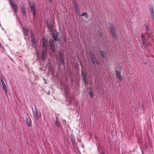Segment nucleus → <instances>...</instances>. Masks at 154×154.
Here are the masks:
<instances>
[{
    "mask_svg": "<svg viewBox=\"0 0 154 154\" xmlns=\"http://www.w3.org/2000/svg\"><path fill=\"white\" fill-rule=\"evenodd\" d=\"M53 38H50L49 40L50 48L52 52H54L55 44L56 42L58 43L59 40L57 37V35L53 34Z\"/></svg>",
    "mask_w": 154,
    "mask_h": 154,
    "instance_id": "1",
    "label": "nucleus"
},
{
    "mask_svg": "<svg viewBox=\"0 0 154 154\" xmlns=\"http://www.w3.org/2000/svg\"><path fill=\"white\" fill-rule=\"evenodd\" d=\"M121 70L122 68L121 67H119L118 69L116 67V77L120 81H122L123 79L121 74Z\"/></svg>",
    "mask_w": 154,
    "mask_h": 154,
    "instance_id": "2",
    "label": "nucleus"
},
{
    "mask_svg": "<svg viewBox=\"0 0 154 154\" xmlns=\"http://www.w3.org/2000/svg\"><path fill=\"white\" fill-rule=\"evenodd\" d=\"M9 2L11 7L13 9L14 11V14L15 15L17 16V12L18 10L17 5L14 3L13 0H10Z\"/></svg>",
    "mask_w": 154,
    "mask_h": 154,
    "instance_id": "3",
    "label": "nucleus"
},
{
    "mask_svg": "<svg viewBox=\"0 0 154 154\" xmlns=\"http://www.w3.org/2000/svg\"><path fill=\"white\" fill-rule=\"evenodd\" d=\"M90 57L91 58V62L92 64L95 65L97 64V59H96L94 54L90 53Z\"/></svg>",
    "mask_w": 154,
    "mask_h": 154,
    "instance_id": "4",
    "label": "nucleus"
},
{
    "mask_svg": "<svg viewBox=\"0 0 154 154\" xmlns=\"http://www.w3.org/2000/svg\"><path fill=\"white\" fill-rule=\"evenodd\" d=\"M20 6L23 15L25 16L26 13V11L24 4L22 1L20 3Z\"/></svg>",
    "mask_w": 154,
    "mask_h": 154,
    "instance_id": "5",
    "label": "nucleus"
},
{
    "mask_svg": "<svg viewBox=\"0 0 154 154\" xmlns=\"http://www.w3.org/2000/svg\"><path fill=\"white\" fill-rule=\"evenodd\" d=\"M29 6L30 7V10L31 12L32 13V15L33 17H34L36 14V9L34 5L33 4V2L32 3H30V2H29Z\"/></svg>",
    "mask_w": 154,
    "mask_h": 154,
    "instance_id": "6",
    "label": "nucleus"
},
{
    "mask_svg": "<svg viewBox=\"0 0 154 154\" xmlns=\"http://www.w3.org/2000/svg\"><path fill=\"white\" fill-rule=\"evenodd\" d=\"M74 6L76 14L79 16L80 14V11L78 6L77 5V3L75 1H73Z\"/></svg>",
    "mask_w": 154,
    "mask_h": 154,
    "instance_id": "7",
    "label": "nucleus"
},
{
    "mask_svg": "<svg viewBox=\"0 0 154 154\" xmlns=\"http://www.w3.org/2000/svg\"><path fill=\"white\" fill-rule=\"evenodd\" d=\"M146 34H144L143 33L141 34V37L142 40V43L144 46L146 47V38L145 37V35Z\"/></svg>",
    "mask_w": 154,
    "mask_h": 154,
    "instance_id": "8",
    "label": "nucleus"
},
{
    "mask_svg": "<svg viewBox=\"0 0 154 154\" xmlns=\"http://www.w3.org/2000/svg\"><path fill=\"white\" fill-rule=\"evenodd\" d=\"M42 47L45 48V50H47V44L46 39L44 38H43L42 40Z\"/></svg>",
    "mask_w": 154,
    "mask_h": 154,
    "instance_id": "9",
    "label": "nucleus"
},
{
    "mask_svg": "<svg viewBox=\"0 0 154 154\" xmlns=\"http://www.w3.org/2000/svg\"><path fill=\"white\" fill-rule=\"evenodd\" d=\"M47 50H45V51L43 50L41 53V59L42 60L44 61H45L46 54Z\"/></svg>",
    "mask_w": 154,
    "mask_h": 154,
    "instance_id": "10",
    "label": "nucleus"
},
{
    "mask_svg": "<svg viewBox=\"0 0 154 154\" xmlns=\"http://www.w3.org/2000/svg\"><path fill=\"white\" fill-rule=\"evenodd\" d=\"M113 26L112 25H111L110 27V29L111 32L112 34L114 36L116 35V33L115 31L113 28Z\"/></svg>",
    "mask_w": 154,
    "mask_h": 154,
    "instance_id": "11",
    "label": "nucleus"
},
{
    "mask_svg": "<svg viewBox=\"0 0 154 154\" xmlns=\"http://www.w3.org/2000/svg\"><path fill=\"white\" fill-rule=\"evenodd\" d=\"M31 41L32 43V46L34 47H35L36 46V45L35 43V41L34 39V36L32 34L31 35Z\"/></svg>",
    "mask_w": 154,
    "mask_h": 154,
    "instance_id": "12",
    "label": "nucleus"
},
{
    "mask_svg": "<svg viewBox=\"0 0 154 154\" xmlns=\"http://www.w3.org/2000/svg\"><path fill=\"white\" fill-rule=\"evenodd\" d=\"M0 82H1L2 83V85L4 91H6L7 87L5 85V84L2 79H0Z\"/></svg>",
    "mask_w": 154,
    "mask_h": 154,
    "instance_id": "13",
    "label": "nucleus"
},
{
    "mask_svg": "<svg viewBox=\"0 0 154 154\" xmlns=\"http://www.w3.org/2000/svg\"><path fill=\"white\" fill-rule=\"evenodd\" d=\"M146 30L147 32L145 33V34H146V35H147V36L148 37H150L151 33L150 32V30L149 27L148 25H146Z\"/></svg>",
    "mask_w": 154,
    "mask_h": 154,
    "instance_id": "14",
    "label": "nucleus"
},
{
    "mask_svg": "<svg viewBox=\"0 0 154 154\" xmlns=\"http://www.w3.org/2000/svg\"><path fill=\"white\" fill-rule=\"evenodd\" d=\"M23 30L25 35L26 36H27L28 35V31L27 28L26 27H23Z\"/></svg>",
    "mask_w": 154,
    "mask_h": 154,
    "instance_id": "15",
    "label": "nucleus"
},
{
    "mask_svg": "<svg viewBox=\"0 0 154 154\" xmlns=\"http://www.w3.org/2000/svg\"><path fill=\"white\" fill-rule=\"evenodd\" d=\"M35 116L36 118V119L37 120H38L39 119V116L38 110L36 109H35Z\"/></svg>",
    "mask_w": 154,
    "mask_h": 154,
    "instance_id": "16",
    "label": "nucleus"
},
{
    "mask_svg": "<svg viewBox=\"0 0 154 154\" xmlns=\"http://www.w3.org/2000/svg\"><path fill=\"white\" fill-rule=\"evenodd\" d=\"M47 26L50 31L52 32L53 31V26L52 24L50 23H48Z\"/></svg>",
    "mask_w": 154,
    "mask_h": 154,
    "instance_id": "17",
    "label": "nucleus"
},
{
    "mask_svg": "<svg viewBox=\"0 0 154 154\" xmlns=\"http://www.w3.org/2000/svg\"><path fill=\"white\" fill-rule=\"evenodd\" d=\"M70 137L71 141L73 145V146L75 145L76 143H75V140H74L73 136L72 135Z\"/></svg>",
    "mask_w": 154,
    "mask_h": 154,
    "instance_id": "18",
    "label": "nucleus"
},
{
    "mask_svg": "<svg viewBox=\"0 0 154 154\" xmlns=\"http://www.w3.org/2000/svg\"><path fill=\"white\" fill-rule=\"evenodd\" d=\"M150 13L151 15H152V18L154 20V12L153 11V8H151L150 9Z\"/></svg>",
    "mask_w": 154,
    "mask_h": 154,
    "instance_id": "19",
    "label": "nucleus"
},
{
    "mask_svg": "<svg viewBox=\"0 0 154 154\" xmlns=\"http://www.w3.org/2000/svg\"><path fill=\"white\" fill-rule=\"evenodd\" d=\"M56 124L57 126L58 127H60V122L57 119V118H56Z\"/></svg>",
    "mask_w": 154,
    "mask_h": 154,
    "instance_id": "20",
    "label": "nucleus"
},
{
    "mask_svg": "<svg viewBox=\"0 0 154 154\" xmlns=\"http://www.w3.org/2000/svg\"><path fill=\"white\" fill-rule=\"evenodd\" d=\"M83 78V81L84 82V83L85 84H87L88 83V82L87 81V77H82Z\"/></svg>",
    "mask_w": 154,
    "mask_h": 154,
    "instance_id": "21",
    "label": "nucleus"
},
{
    "mask_svg": "<svg viewBox=\"0 0 154 154\" xmlns=\"http://www.w3.org/2000/svg\"><path fill=\"white\" fill-rule=\"evenodd\" d=\"M59 59H63V53L61 52H60L59 53Z\"/></svg>",
    "mask_w": 154,
    "mask_h": 154,
    "instance_id": "22",
    "label": "nucleus"
},
{
    "mask_svg": "<svg viewBox=\"0 0 154 154\" xmlns=\"http://www.w3.org/2000/svg\"><path fill=\"white\" fill-rule=\"evenodd\" d=\"M88 94L90 95V97L91 98H92L93 96V94L92 91L91 90H90V91H89L88 92Z\"/></svg>",
    "mask_w": 154,
    "mask_h": 154,
    "instance_id": "23",
    "label": "nucleus"
},
{
    "mask_svg": "<svg viewBox=\"0 0 154 154\" xmlns=\"http://www.w3.org/2000/svg\"><path fill=\"white\" fill-rule=\"evenodd\" d=\"M82 77H87L86 74L85 72H83L82 70Z\"/></svg>",
    "mask_w": 154,
    "mask_h": 154,
    "instance_id": "24",
    "label": "nucleus"
},
{
    "mask_svg": "<svg viewBox=\"0 0 154 154\" xmlns=\"http://www.w3.org/2000/svg\"><path fill=\"white\" fill-rule=\"evenodd\" d=\"M101 54L102 56L103 57H105V53L104 51H101Z\"/></svg>",
    "mask_w": 154,
    "mask_h": 154,
    "instance_id": "25",
    "label": "nucleus"
},
{
    "mask_svg": "<svg viewBox=\"0 0 154 154\" xmlns=\"http://www.w3.org/2000/svg\"><path fill=\"white\" fill-rule=\"evenodd\" d=\"M60 63L63 64L64 65V59H60Z\"/></svg>",
    "mask_w": 154,
    "mask_h": 154,
    "instance_id": "26",
    "label": "nucleus"
},
{
    "mask_svg": "<svg viewBox=\"0 0 154 154\" xmlns=\"http://www.w3.org/2000/svg\"><path fill=\"white\" fill-rule=\"evenodd\" d=\"M87 14V13L84 12V13H83L82 14H80L79 16H84L85 15H86Z\"/></svg>",
    "mask_w": 154,
    "mask_h": 154,
    "instance_id": "27",
    "label": "nucleus"
},
{
    "mask_svg": "<svg viewBox=\"0 0 154 154\" xmlns=\"http://www.w3.org/2000/svg\"><path fill=\"white\" fill-rule=\"evenodd\" d=\"M98 37L101 40V39H103V36L100 33L99 35H98Z\"/></svg>",
    "mask_w": 154,
    "mask_h": 154,
    "instance_id": "28",
    "label": "nucleus"
},
{
    "mask_svg": "<svg viewBox=\"0 0 154 154\" xmlns=\"http://www.w3.org/2000/svg\"><path fill=\"white\" fill-rule=\"evenodd\" d=\"M26 123L27 124V125H28L29 126V127H30L31 126V124L29 122H26Z\"/></svg>",
    "mask_w": 154,
    "mask_h": 154,
    "instance_id": "29",
    "label": "nucleus"
},
{
    "mask_svg": "<svg viewBox=\"0 0 154 154\" xmlns=\"http://www.w3.org/2000/svg\"><path fill=\"white\" fill-rule=\"evenodd\" d=\"M50 2H52V0H48Z\"/></svg>",
    "mask_w": 154,
    "mask_h": 154,
    "instance_id": "30",
    "label": "nucleus"
},
{
    "mask_svg": "<svg viewBox=\"0 0 154 154\" xmlns=\"http://www.w3.org/2000/svg\"><path fill=\"white\" fill-rule=\"evenodd\" d=\"M101 154H105L104 153H102Z\"/></svg>",
    "mask_w": 154,
    "mask_h": 154,
    "instance_id": "31",
    "label": "nucleus"
},
{
    "mask_svg": "<svg viewBox=\"0 0 154 154\" xmlns=\"http://www.w3.org/2000/svg\"><path fill=\"white\" fill-rule=\"evenodd\" d=\"M1 43H0V46H1Z\"/></svg>",
    "mask_w": 154,
    "mask_h": 154,
    "instance_id": "32",
    "label": "nucleus"
}]
</instances>
